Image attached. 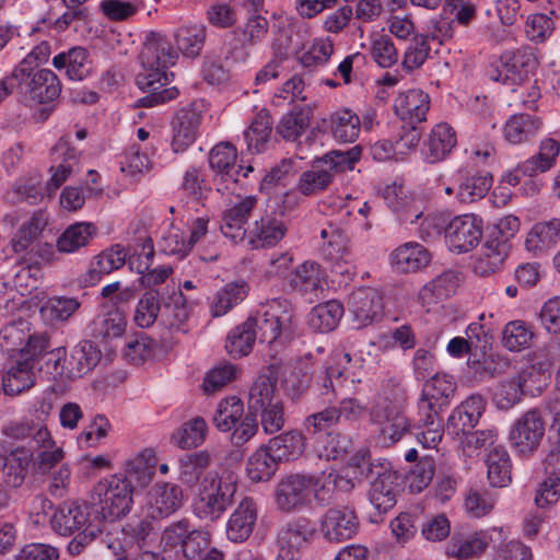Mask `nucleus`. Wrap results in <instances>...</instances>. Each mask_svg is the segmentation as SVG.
I'll list each match as a JSON object with an SVG mask.
<instances>
[{"label":"nucleus","mask_w":560,"mask_h":560,"mask_svg":"<svg viewBox=\"0 0 560 560\" xmlns=\"http://www.w3.org/2000/svg\"><path fill=\"white\" fill-rule=\"evenodd\" d=\"M140 58L143 71L137 75V85L149 91L139 100L140 105L153 107L175 100L178 89L166 85L174 80L168 69L176 63L178 55L167 37L156 32L147 34Z\"/></svg>","instance_id":"f257e3e1"},{"label":"nucleus","mask_w":560,"mask_h":560,"mask_svg":"<svg viewBox=\"0 0 560 560\" xmlns=\"http://www.w3.org/2000/svg\"><path fill=\"white\" fill-rule=\"evenodd\" d=\"M406 389L401 381L388 378L383 382L381 392L371 409V419L380 424V440L389 446L410 432V423L404 415Z\"/></svg>","instance_id":"f03ea898"},{"label":"nucleus","mask_w":560,"mask_h":560,"mask_svg":"<svg viewBox=\"0 0 560 560\" xmlns=\"http://www.w3.org/2000/svg\"><path fill=\"white\" fill-rule=\"evenodd\" d=\"M50 524L55 533L60 536H71L78 533L68 544L71 556L80 555L98 535L102 527L95 518L91 504L79 501H67L54 512Z\"/></svg>","instance_id":"7ed1b4c3"},{"label":"nucleus","mask_w":560,"mask_h":560,"mask_svg":"<svg viewBox=\"0 0 560 560\" xmlns=\"http://www.w3.org/2000/svg\"><path fill=\"white\" fill-rule=\"evenodd\" d=\"M159 315L165 325L182 329L189 316V306L179 288L167 287L161 295L154 290L147 291L138 302L133 319L139 327L148 328Z\"/></svg>","instance_id":"20e7f679"},{"label":"nucleus","mask_w":560,"mask_h":560,"mask_svg":"<svg viewBox=\"0 0 560 560\" xmlns=\"http://www.w3.org/2000/svg\"><path fill=\"white\" fill-rule=\"evenodd\" d=\"M132 504L133 486L121 474L101 479L91 491V506L101 526L125 517Z\"/></svg>","instance_id":"39448f33"},{"label":"nucleus","mask_w":560,"mask_h":560,"mask_svg":"<svg viewBox=\"0 0 560 560\" xmlns=\"http://www.w3.org/2000/svg\"><path fill=\"white\" fill-rule=\"evenodd\" d=\"M237 492V479L233 474L219 476L208 472L199 482L194 500L195 515L202 521H218L233 504Z\"/></svg>","instance_id":"423d86ee"},{"label":"nucleus","mask_w":560,"mask_h":560,"mask_svg":"<svg viewBox=\"0 0 560 560\" xmlns=\"http://www.w3.org/2000/svg\"><path fill=\"white\" fill-rule=\"evenodd\" d=\"M294 311L290 301L272 299L256 310L249 318L261 342L273 343L288 337L292 330Z\"/></svg>","instance_id":"0eeeda50"},{"label":"nucleus","mask_w":560,"mask_h":560,"mask_svg":"<svg viewBox=\"0 0 560 560\" xmlns=\"http://www.w3.org/2000/svg\"><path fill=\"white\" fill-rule=\"evenodd\" d=\"M361 472L370 482V503L380 514L387 513L397 502L394 483L396 476L390 462L386 459L371 460L365 464Z\"/></svg>","instance_id":"6e6552de"},{"label":"nucleus","mask_w":560,"mask_h":560,"mask_svg":"<svg viewBox=\"0 0 560 560\" xmlns=\"http://www.w3.org/2000/svg\"><path fill=\"white\" fill-rule=\"evenodd\" d=\"M545 435V421L541 411L532 408L515 420L509 432L511 448L520 456H528L536 451Z\"/></svg>","instance_id":"1a4fd4ad"},{"label":"nucleus","mask_w":560,"mask_h":560,"mask_svg":"<svg viewBox=\"0 0 560 560\" xmlns=\"http://www.w3.org/2000/svg\"><path fill=\"white\" fill-rule=\"evenodd\" d=\"M536 57L529 48L505 50L491 65L489 78L503 84H515L527 78L536 66Z\"/></svg>","instance_id":"9d476101"},{"label":"nucleus","mask_w":560,"mask_h":560,"mask_svg":"<svg viewBox=\"0 0 560 560\" xmlns=\"http://www.w3.org/2000/svg\"><path fill=\"white\" fill-rule=\"evenodd\" d=\"M417 408V425L413 435L424 448H434L443 438L444 428L441 413L446 407L421 393Z\"/></svg>","instance_id":"9b49d317"},{"label":"nucleus","mask_w":560,"mask_h":560,"mask_svg":"<svg viewBox=\"0 0 560 560\" xmlns=\"http://www.w3.org/2000/svg\"><path fill=\"white\" fill-rule=\"evenodd\" d=\"M365 407L355 398H342L338 406H327L318 412L307 416L303 421L305 431L316 434L340 423H353L364 413Z\"/></svg>","instance_id":"f8f14e48"},{"label":"nucleus","mask_w":560,"mask_h":560,"mask_svg":"<svg viewBox=\"0 0 560 560\" xmlns=\"http://www.w3.org/2000/svg\"><path fill=\"white\" fill-rule=\"evenodd\" d=\"M30 105L48 104L56 101L61 93V82L50 69L32 71L25 79L14 78Z\"/></svg>","instance_id":"ddd939ff"},{"label":"nucleus","mask_w":560,"mask_h":560,"mask_svg":"<svg viewBox=\"0 0 560 560\" xmlns=\"http://www.w3.org/2000/svg\"><path fill=\"white\" fill-rule=\"evenodd\" d=\"M482 237V220L475 214L456 215L447 223L445 243L451 252L468 253Z\"/></svg>","instance_id":"4468645a"},{"label":"nucleus","mask_w":560,"mask_h":560,"mask_svg":"<svg viewBox=\"0 0 560 560\" xmlns=\"http://www.w3.org/2000/svg\"><path fill=\"white\" fill-rule=\"evenodd\" d=\"M154 255L153 241L145 237L128 257L129 268L140 275L139 281L143 288L161 284L173 273V268L166 265L150 269Z\"/></svg>","instance_id":"2eb2a0df"},{"label":"nucleus","mask_w":560,"mask_h":560,"mask_svg":"<svg viewBox=\"0 0 560 560\" xmlns=\"http://www.w3.org/2000/svg\"><path fill=\"white\" fill-rule=\"evenodd\" d=\"M312 475L291 474L276 488V503L282 512H292L311 504Z\"/></svg>","instance_id":"dca6fc26"},{"label":"nucleus","mask_w":560,"mask_h":560,"mask_svg":"<svg viewBox=\"0 0 560 560\" xmlns=\"http://www.w3.org/2000/svg\"><path fill=\"white\" fill-rule=\"evenodd\" d=\"M348 308L355 327L363 328L382 318L384 302L377 290L360 288L349 295Z\"/></svg>","instance_id":"f3484780"},{"label":"nucleus","mask_w":560,"mask_h":560,"mask_svg":"<svg viewBox=\"0 0 560 560\" xmlns=\"http://www.w3.org/2000/svg\"><path fill=\"white\" fill-rule=\"evenodd\" d=\"M359 526L355 511L348 506L330 508L320 520V532L328 541L351 539L358 533Z\"/></svg>","instance_id":"a211bd4d"},{"label":"nucleus","mask_w":560,"mask_h":560,"mask_svg":"<svg viewBox=\"0 0 560 560\" xmlns=\"http://www.w3.org/2000/svg\"><path fill=\"white\" fill-rule=\"evenodd\" d=\"M486 409V400L480 395H471L460 402L448 416L446 422L447 433L462 438L478 424Z\"/></svg>","instance_id":"6ab92c4d"},{"label":"nucleus","mask_w":560,"mask_h":560,"mask_svg":"<svg viewBox=\"0 0 560 560\" xmlns=\"http://www.w3.org/2000/svg\"><path fill=\"white\" fill-rule=\"evenodd\" d=\"M493 533L502 536L503 529L492 528L489 532L479 530L469 535H453L446 546L445 553L448 558H455L456 560L480 557L493 540Z\"/></svg>","instance_id":"aec40b11"},{"label":"nucleus","mask_w":560,"mask_h":560,"mask_svg":"<svg viewBox=\"0 0 560 560\" xmlns=\"http://www.w3.org/2000/svg\"><path fill=\"white\" fill-rule=\"evenodd\" d=\"M256 205L257 197L246 196L228 208L223 212L220 223L222 234L233 243L244 241L248 234L245 225Z\"/></svg>","instance_id":"412c9836"},{"label":"nucleus","mask_w":560,"mask_h":560,"mask_svg":"<svg viewBox=\"0 0 560 560\" xmlns=\"http://www.w3.org/2000/svg\"><path fill=\"white\" fill-rule=\"evenodd\" d=\"M33 451L26 447H11L0 444V468L8 486L20 487L27 475Z\"/></svg>","instance_id":"4be33fe9"},{"label":"nucleus","mask_w":560,"mask_h":560,"mask_svg":"<svg viewBox=\"0 0 560 560\" xmlns=\"http://www.w3.org/2000/svg\"><path fill=\"white\" fill-rule=\"evenodd\" d=\"M284 221L272 213L255 220L248 230L247 240L253 249L275 247L287 234Z\"/></svg>","instance_id":"5701e85b"},{"label":"nucleus","mask_w":560,"mask_h":560,"mask_svg":"<svg viewBox=\"0 0 560 560\" xmlns=\"http://www.w3.org/2000/svg\"><path fill=\"white\" fill-rule=\"evenodd\" d=\"M258 517L257 504L253 498H243L226 523V536L233 542H243L253 534Z\"/></svg>","instance_id":"b1692460"},{"label":"nucleus","mask_w":560,"mask_h":560,"mask_svg":"<svg viewBox=\"0 0 560 560\" xmlns=\"http://www.w3.org/2000/svg\"><path fill=\"white\" fill-rule=\"evenodd\" d=\"M430 96L419 89L399 93L394 100V112L404 121L413 125L427 119Z\"/></svg>","instance_id":"393cba45"},{"label":"nucleus","mask_w":560,"mask_h":560,"mask_svg":"<svg viewBox=\"0 0 560 560\" xmlns=\"http://www.w3.org/2000/svg\"><path fill=\"white\" fill-rule=\"evenodd\" d=\"M316 532L314 523L306 517H295L283 525L278 530L277 545L280 549L301 552L313 538Z\"/></svg>","instance_id":"a878e982"},{"label":"nucleus","mask_w":560,"mask_h":560,"mask_svg":"<svg viewBox=\"0 0 560 560\" xmlns=\"http://www.w3.org/2000/svg\"><path fill=\"white\" fill-rule=\"evenodd\" d=\"M201 114L194 108H182L173 119L172 150L185 152L196 140L201 122Z\"/></svg>","instance_id":"bb28decb"},{"label":"nucleus","mask_w":560,"mask_h":560,"mask_svg":"<svg viewBox=\"0 0 560 560\" xmlns=\"http://www.w3.org/2000/svg\"><path fill=\"white\" fill-rule=\"evenodd\" d=\"M431 259V253L416 242H407L390 254V265L400 273L417 272L427 267Z\"/></svg>","instance_id":"cd10ccee"},{"label":"nucleus","mask_w":560,"mask_h":560,"mask_svg":"<svg viewBox=\"0 0 560 560\" xmlns=\"http://www.w3.org/2000/svg\"><path fill=\"white\" fill-rule=\"evenodd\" d=\"M560 242V219L552 218L548 221L535 223L525 240L526 249L539 256L556 247Z\"/></svg>","instance_id":"c85d7f7f"},{"label":"nucleus","mask_w":560,"mask_h":560,"mask_svg":"<svg viewBox=\"0 0 560 560\" xmlns=\"http://www.w3.org/2000/svg\"><path fill=\"white\" fill-rule=\"evenodd\" d=\"M52 66L57 70H63L69 80L82 81L92 71V62L88 49L75 46L67 51H61L52 58Z\"/></svg>","instance_id":"c756f323"},{"label":"nucleus","mask_w":560,"mask_h":560,"mask_svg":"<svg viewBox=\"0 0 560 560\" xmlns=\"http://www.w3.org/2000/svg\"><path fill=\"white\" fill-rule=\"evenodd\" d=\"M101 358L102 352L96 345L90 340L80 341L72 348L67 360V377L77 378L86 375L100 363Z\"/></svg>","instance_id":"7c9ffc66"},{"label":"nucleus","mask_w":560,"mask_h":560,"mask_svg":"<svg viewBox=\"0 0 560 560\" xmlns=\"http://www.w3.org/2000/svg\"><path fill=\"white\" fill-rule=\"evenodd\" d=\"M280 464L299 458L305 451L306 438L296 430H289L271 438L264 444Z\"/></svg>","instance_id":"2f4dec72"},{"label":"nucleus","mask_w":560,"mask_h":560,"mask_svg":"<svg viewBox=\"0 0 560 560\" xmlns=\"http://www.w3.org/2000/svg\"><path fill=\"white\" fill-rule=\"evenodd\" d=\"M456 142V133L450 125L445 122L435 125L424 142L425 161L431 164L443 161L452 152Z\"/></svg>","instance_id":"473e14b6"},{"label":"nucleus","mask_w":560,"mask_h":560,"mask_svg":"<svg viewBox=\"0 0 560 560\" xmlns=\"http://www.w3.org/2000/svg\"><path fill=\"white\" fill-rule=\"evenodd\" d=\"M511 243H505L500 237L489 233L481 248V254L476 264V270L481 276H487L499 270L508 257Z\"/></svg>","instance_id":"72a5a7b5"},{"label":"nucleus","mask_w":560,"mask_h":560,"mask_svg":"<svg viewBox=\"0 0 560 560\" xmlns=\"http://www.w3.org/2000/svg\"><path fill=\"white\" fill-rule=\"evenodd\" d=\"M127 326V318L124 312L113 307L107 312L98 314L90 324L92 337L104 342L119 338L124 335Z\"/></svg>","instance_id":"f704fd0d"},{"label":"nucleus","mask_w":560,"mask_h":560,"mask_svg":"<svg viewBox=\"0 0 560 560\" xmlns=\"http://www.w3.org/2000/svg\"><path fill=\"white\" fill-rule=\"evenodd\" d=\"M3 432L15 440H28V448L33 446H49L52 444L50 432L46 424L35 422L33 419H23L5 425Z\"/></svg>","instance_id":"c9c22d12"},{"label":"nucleus","mask_w":560,"mask_h":560,"mask_svg":"<svg viewBox=\"0 0 560 560\" xmlns=\"http://www.w3.org/2000/svg\"><path fill=\"white\" fill-rule=\"evenodd\" d=\"M97 235V228L91 222L70 224L57 238L56 247L59 253L73 254L88 246Z\"/></svg>","instance_id":"e433bc0d"},{"label":"nucleus","mask_w":560,"mask_h":560,"mask_svg":"<svg viewBox=\"0 0 560 560\" xmlns=\"http://www.w3.org/2000/svg\"><path fill=\"white\" fill-rule=\"evenodd\" d=\"M184 503L183 489L175 483H158L153 489L151 501L153 517H167L175 513Z\"/></svg>","instance_id":"4c0bfd02"},{"label":"nucleus","mask_w":560,"mask_h":560,"mask_svg":"<svg viewBox=\"0 0 560 560\" xmlns=\"http://www.w3.org/2000/svg\"><path fill=\"white\" fill-rule=\"evenodd\" d=\"M541 127L538 117L529 114H514L508 118L503 127L505 140L511 144H521L536 137Z\"/></svg>","instance_id":"58836bf2"},{"label":"nucleus","mask_w":560,"mask_h":560,"mask_svg":"<svg viewBox=\"0 0 560 560\" xmlns=\"http://www.w3.org/2000/svg\"><path fill=\"white\" fill-rule=\"evenodd\" d=\"M155 456L150 451H144L129 458L125 464V472L121 474L129 485L136 488H145L155 474Z\"/></svg>","instance_id":"ea45409f"},{"label":"nucleus","mask_w":560,"mask_h":560,"mask_svg":"<svg viewBox=\"0 0 560 560\" xmlns=\"http://www.w3.org/2000/svg\"><path fill=\"white\" fill-rule=\"evenodd\" d=\"M277 380V373L272 371L269 374H260L255 380L248 393L247 406L249 413L281 399L276 395Z\"/></svg>","instance_id":"a19ab883"},{"label":"nucleus","mask_w":560,"mask_h":560,"mask_svg":"<svg viewBox=\"0 0 560 560\" xmlns=\"http://www.w3.org/2000/svg\"><path fill=\"white\" fill-rule=\"evenodd\" d=\"M456 288L457 276L454 271L448 270L425 283L418 293V300L423 306H429L448 298Z\"/></svg>","instance_id":"79ce46f5"},{"label":"nucleus","mask_w":560,"mask_h":560,"mask_svg":"<svg viewBox=\"0 0 560 560\" xmlns=\"http://www.w3.org/2000/svg\"><path fill=\"white\" fill-rule=\"evenodd\" d=\"M488 480L492 487H506L512 480V462L508 451L493 446L486 458Z\"/></svg>","instance_id":"37998d69"},{"label":"nucleus","mask_w":560,"mask_h":560,"mask_svg":"<svg viewBox=\"0 0 560 560\" xmlns=\"http://www.w3.org/2000/svg\"><path fill=\"white\" fill-rule=\"evenodd\" d=\"M34 363L24 359L10 366L2 377L3 392L7 395H19L34 385Z\"/></svg>","instance_id":"c03bdc74"},{"label":"nucleus","mask_w":560,"mask_h":560,"mask_svg":"<svg viewBox=\"0 0 560 560\" xmlns=\"http://www.w3.org/2000/svg\"><path fill=\"white\" fill-rule=\"evenodd\" d=\"M311 116V108L294 107L281 117L276 133L285 141H296L308 128Z\"/></svg>","instance_id":"a18cd8bd"},{"label":"nucleus","mask_w":560,"mask_h":560,"mask_svg":"<svg viewBox=\"0 0 560 560\" xmlns=\"http://www.w3.org/2000/svg\"><path fill=\"white\" fill-rule=\"evenodd\" d=\"M343 316V305L330 300L312 308L308 316L310 327L318 332L332 331Z\"/></svg>","instance_id":"49530a36"},{"label":"nucleus","mask_w":560,"mask_h":560,"mask_svg":"<svg viewBox=\"0 0 560 560\" xmlns=\"http://www.w3.org/2000/svg\"><path fill=\"white\" fill-rule=\"evenodd\" d=\"M329 127L338 142H354L361 131V120L352 110L345 108L330 115Z\"/></svg>","instance_id":"de8ad7c7"},{"label":"nucleus","mask_w":560,"mask_h":560,"mask_svg":"<svg viewBox=\"0 0 560 560\" xmlns=\"http://www.w3.org/2000/svg\"><path fill=\"white\" fill-rule=\"evenodd\" d=\"M334 180L326 167V162L317 159L312 167L303 172L298 182V190L304 196H313L324 191Z\"/></svg>","instance_id":"09e8293b"},{"label":"nucleus","mask_w":560,"mask_h":560,"mask_svg":"<svg viewBox=\"0 0 560 560\" xmlns=\"http://www.w3.org/2000/svg\"><path fill=\"white\" fill-rule=\"evenodd\" d=\"M248 317L244 323L233 328L226 338L225 349L233 358H242L253 350L258 332Z\"/></svg>","instance_id":"8fccbe9b"},{"label":"nucleus","mask_w":560,"mask_h":560,"mask_svg":"<svg viewBox=\"0 0 560 560\" xmlns=\"http://www.w3.org/2000/svg\"><path fill=\"white\" fill-rule=\"evenodd\" d=\"M249 285L240 280L225 284L219 290L212 300L211 311L213 316L225 315L230 310L240 304L248 294Z\"/></svg>","instance_id":"3c124183"},{"label":"nucleus","mask_w":560,"mask_h":560,"mask_svg":"<svg viewBox=\"0 0 560 560\" xmlns=\"http://www.w3.org/2000/svg\"><path fill=\"white\" fill-rule=\"evenodd\" d=\"M279 463L262 444L247 459L246 475L254 482L268 481L278 470Z\"/></svg>","instance_id":"603ef678"},{"label":"nucleus","mask_w":560,"mask_h":560,"mask_svg":"<svg viewBox=\"0 0 560 560\" xmlns=\"http://www.w3.org/2000/svg\"><path fill=\"white\" fill-rule=\"evenodd\" d=\"M236 149L230 143L217 144L209 154L210 167L222 175V178L229 177L232 183L237 182V175L242 171V166L236 167Z\"/></svg>","instance_id":"864d4df0"},{"label":"nucleus","mask_w":560,"mask_h":560,"mask_svg":"<svg viewBox=\"0 0 560 560\" xmlns=\"http://www.w3.org/2000/svg\"><path fill=\"white\" fill-rule=\"evenodd\" d=\"M559 152L560 144L557 140L551 138L545 139L540 143L539 152L520 164V171L526 176H533L538 172H546L552 167Z\"/></svg>","instance_id":"5fc2aeb1"},{"label":"nucleus","mask_w":560,"mask_h":560,"mask_svg":"<svg viewBox=\"0 0 560 560\" xmlns=\"http://www.w3.org/2000/svg\"><path fill=\"white\" fill-rule=\"evenodd\" d=\"M320 250L325 258L338 261L348 254L349 237L342 229L328 224L320 230Z\"/></svg>","instance_id":"6e6d98bb"},{"label":"nucleus","mask_w":560,"mask_h":560,"mask_svg":"<svg viewBox=\"0 0 560 560\" xmlns=\"http://www.w3.org/2000/svg\"><path fill=\"white\" fill-rule=\"evenodd\" d=\"M210 463L211 456L206 451L183 455L179 458V480L189 487L197 485Z\"/></svg>","instance_id":"4d7b16f0"},{"label":"nucleus","mask_w":560,"mask_h":560,"mask_svg":"<svg viewBox=\"0 0 560 560\" xmlns=\"http://www.w3.org/2000/svg\"><path fill=\"white\" fill-rule=\"evenodd\" d=\"M81 306L75 298L50 296L40 306L39 313L42 317L54 325L67 322Z\"/></svg>","instance_id":"13d9d810"},{"label":"nucleus","mask_w":560,"mask_h":560,"mask_svg":"<svg viewBox=\"0 0 560 560\" xmlns=\"http://www.w3.org/2000/svg\"><path fill=\"white\" fill-rule=\"evenodd\" d=\"M207 37L203 25L182 26L175 34L178 50L188 58H196L200 55Z\"/></svg>","instance_id":"bf43d9fd"},{"label":"nucleus","mask_w":560,"mask_h":560,"mask_svg":"<svg viewBox=\"0 0 560 560\" xmlns=\"http://www.w3.org/2000/svg\"><path fill=\"white\" fill-rule=\"evenodd\" d=\"M324 279L320 265L314 260H306L299 265L290 280L292 288L301 293L316 291Z\"/></svg>","instance_id":"052dcab7"},{"label":"nucleus","mask_w":560,"mask_h":560,"mask_svg":"<svg viewBox=\"0 0 560 560\" xmlns=\"http://www.w3.org/2000/svg\"><path fill=\"white\" fill-rule=\"evenodd\" d=\"M345 381L346 376L343 371L338 366L327 365L322 375L317 376L315 387L319 396L323 397V401L331 404L343 394L342 388Z\"/></svg>","instance_id":"680f3d73"},{"label":"nucleus","mask_w":560,"mask_h":560,"mask_svg":"<svg viewBox=\"0 0 560 560\" xmlns=\"http://www.w3.org/2000/svg\"><path fill=\"white\" fill-rule=\"evenodd\" d=\"M272 131V119L268 113L260 112L257 114L244 132V139L247 148L253 153H260L266 149V144L270 139Z\"/></svg>","instance_id":"e2e57ef3"},{"label":"nucleus","mask_w":560,"mask_h":560,"mask_svg":"<svg viewBox=\"0 0 560 560\" xmlns=\"http://www.w3.org/2000/svg\"><path fill=\"white\" fill-rule=\"evenodd\" d=\"M533 338V328L524 320H511L502 330V345L509 351L520 352L528 348Z\"/></svg>","instance_id":"0e129e2a"},{"label":"nucleus","mask_w":560,"mask_h":560,"mask_svg":"<svg viewBox=\"0 0 560 560\" xmlns=\"http://www.w3.org/2000/svg\"><path fill=\"white\" fill-rule=\"evenodd\" d=\"M127 259V252L120 244H116L110 249L101 253L96 256L95 262H93L90 269V278L92 281L100 280L102 275H108L114 270L121 268Z\"/></svg>","instance_id":"69168bd1"},{"label":"nucleus","mask_w":560,"mask_h":560,"mask_svg":"<svg viewBox=\"0 0 560 560\" xmlns=\"http://www.w3.org/2000/svg\"><path fill=\"white\" fill-rule=\"evenodd\" d=\"M492 176L474 174L467 176L458 186L456 198L462 203H472L482 199L492 186Z\"/></svg>","instance_id":"338daca9"},{"label":"nucleus","mask_w":560,"mask_h":560,"mask_svg":"<svg viewBox=\"0 0 560 560\" xmlns=\"http://www.w3.org/2000/svg\"><path fill=\"white\" fill-rule=\"evenodd\" d=\"M243 413V401L238 397L232 396L220 401L213 423L220 431L229 432L241 421Z\"/></svg>","instance_id":"774afa93"}]
</instances>
